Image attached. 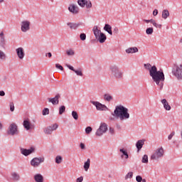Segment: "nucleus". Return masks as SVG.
I'll list each match as a JSON object with an SVG mask.
<instances>
[{"label":"nucleus","mask_w":182,"mask_h":182,"mask_svg":"<svg viewBox=\"0 0 182 182\" xmlns=\"http://www.w3.org/2000/svg\"><path fill=\"white\" fill-rule=\"evenodd\" d=\"M144 68H145L146 70H149V76L152 77V80L156 82V85L159 87L160 90H163L166 77L162 70L158 71L157 67L156 65L151 66L150 63L144 64Z\"/></svg>","instance_id":"1"},{"label":"nucleus","mask_w":182,"mask_h":182,"mask_svg":"<svg viewBox=\"0 0 182 182\" xmlns=\"http://www.w3.org/2000/svg\"><path fill=\"white\" fill-rule=\"evenodd\" d=\"M112 115L115 116V117H119V119L122 121L128 120V119H130L129 109L126 108V107L122 105L115 107L114 113H112Z\"/></svg>","instance_id":"2"},{"label":"nucleus","mask_w":182,"mask_h":182,"mask_svg":"<svg viewBox=\"0 0 182 182\" xmlns=\"http://www.w3.org/2000/svg\"><path fill=\"white\" fill-rule=\"evenodd\" d=\"M110 70L112 76L115 79H122L123 78V72L119 69V67L117 65H111Z\"/></svg>","instance_id":"3"},{"label":"nucleus","mask_w":182,"mask_h":182,"mask_svg":"<svg viewBox=\"0 0 182 182\" xmlns=\"http://www.w3.org/2000/svg\"><path fill=\"white\" fill-rule=\"evenodd\" d=\"M164 156V149L163 147L159 148L153 153L151 156V160H159V159H161Z\"/></svg>","instance_id":"4"},{"label":"nucleus","mask_w":182,"mask_h":182,"mask_svg":"<svg viewBox=\"0 0 182 182\" xmlns=\"http://www.w3.org/2000/svg\"><path fill=\"white\" fill-rule=\"evenodd\" d=\"M90 103L100 112H107V110H109V108L105 105H103L100 102L91 100Z\"/></svg>","instance_id":"5"},{"label":"nucleus","mask_w":182,"mask_h":182,"mask_svg":"<svg viewBox=\"0 0 182 182\" xmlns=\"http://www.w3.org/2000/svg\"><path fill=\"white\" fill-rule=\"evenodd\" d=\"M173 75L177 77L178 80L182 79V65H175L172 70Z\"/></svg>","instance_id":"6"},{"label":"nucleus","mask_w":182,"mask_h":182,"mask_svg":"<svg viewBox=\"0 0 182 182\" xmlns=\"http://www.w3.org/2000/svg\"><path fill=\"white\" fill-rule=\"evenodd\" d=\"M7 134L9 136H15V134H18V125L15 123H11L7 129Z\"/></svg>","instance_id":"7"},{"label":"nucleus","mask_w":182,"mask_h":182,"mask_svg":"<svg viewBox=\"0 0 182 182\" xmlns=\"http://www.w3.org/2000/svg\"><path fill=\"white\" fill-rule=\"evenodd\" d=\"M35 152V148L31 147L30 149L20 148V153L25 157H28V156H31V154H33Z\"/></svg>","instance_id":"8"},{"label":"nucleus","mask_w":182,"mask_h":182,"mask_svg":"<svg viewBox=\"0 0 182 182\" xmlns=\"http://www.w3.org/2000/svg\"><path fill=\"white\" fill-rule=\"evenodd\" d=\"M106 132H107V124H106V123H103L101 124L95 134L99 136H103L104 133H106Z\"/></svg>","instance_id":"9"},{"label":"nucleus","mask_w":182,"mask_h":182,"mask_svg":"<svg viewBox=\"0 0 182 182\" xmlns=\"http://www.w3.org/2000/svg\"><path fill=\"white\" fill-rule=\"evenodd\" d=\"M43 161H45V158H33V159H31V165L33 167H39V166L41 165V163H43Z\"/></svg>","instance_id":"10"},{"label":"nucleus","mask_w":182,"mask_h":182,"mask_svg":"<svg viewBox=\"0 0 182 182\" xmlns=\"http://www.w3.org/2000/svg\"><path fill=\"white\" fill-rule=\"evenodd\" d=\"M58 127L59 125H58V124H53L45 128L44 133L46 134H52L53 132H55V130H56Z\"/></svg>","instance_id":"11"},{"label":"nucleus","mask_w":182,"mask_h":182,"mask_svg":"<svg viewBox=\"0 0 182 182\" xmlns=\"http://www.w3.org/2000/svg\"><path fill=\"white\" fill-rule=\"evenodd\" d=\"M31 29V22L29 21H23L21 22V32H28Z\"/></svg>","instance_id":"12"},{"label":"nucleus","mask_w":182,"mask_h":182,"mask_svg":"<svg viewBox=\"0 0 182 182\" xmlns=\"http://www.w3.org/2000/svg\"><path fill=\"white\" fill-rule=\"evenodd\" d=\"M60 99V94L57 93L55 96L53 98H48L49 103H52V105H59V100Z\"/></svg>","instance_id":"13"},{"label":"nucleus","mask_w":182,"mask_h":182,"mask_svg":"<svg viewBox=\"0 0 182 182\" xmlns=\"http://www.w3.org/2000/svg\"><path fill=\"white\" fill-rule=\"evenodd\" d=\"M68 11L71 14H73V15H77V14H79V7L75 4H70Z\"/></svg>","instance_id":"14"},{"label":"nucleus","mask_w":182,"mask_h":182,"mask_svg":"<svg viewBox=\"0 0 182 182\" xmlns=\"http://www.w3.org/2000/svg\"><path fill=\"white\" fill-rule=\"evenodd\" d=\"M23 125L26 130H31V129H33V127H35V124L31 123V122H29L28 119H25L23 121Z\"/></svg>","instance_id":"15"},{"label":"nucleus","mask_w":182,"mask_h":182,"mask_svg":"<svg viewBox=\"0 0 182 182\" xmlns=\"http://www.w3.org/2000/svg\"><path fill=\"white\" fill-rule=\"evenodd\" d=\"M16 54L18 58H19L20 59H23V58H25V51H23V48H18L16 50Z\"/></svg>","instance_id":"16"},{"label":"nucleus","mask_w":182,"mask_h":182,"mask_svg":"<svg viewBox=\"0 0 182 182\" xmlns=\"http://www.w3.org/2000/svg\"><path fill=\"white\" fill-rule=\"evenodd\" d=\"M144 141H146V139H140L136 141V147L137 149V151H140L141 149H143V146H144Z\"/></svg>","instance_id":"17"},{"label":"nucleus","mask_w":182,"mask_h":182,"mask_svg":"<svg viewBox=\"0 0 182 182\" xmlns=\"http://www.w3.org/2000/svg\"><path fill=\"white\" fill-rule=\"evenodd\" d=\"M67 26H69L70 29L76 31V29L80 26V23L69 22L67 23Z\"/></svg>","instance_id":"18"},{"label":"nucleus","mask_w":182,"mask_h":182,"mask_svg":"<svg viewBox=\"0 0 182 182\" xmlns=\"http://www.w3.org/2000/svg\"><path fill=\"white\" fill-rule=\"evenodd\" d=\"M97 39L100 43H105V42H106V39H107V37L106 36L105 33H100V35L98 36Z\"/></svg>","instance_id":"19"},{"label":"nucleus","mask_w":182,"mask_h":182,"mask_svg":"<svg viewBox=\"0 0 182 182\" xmlns=\"http://www.w3.org/2000/svg\"><path fill=\"white\" fill-rule=\"evenodd\" d=\"M119 151H120V153L122 154L121 155V159H125L126 160H127V159H129V154L127 153V150L122 148V149H119Z\"/></svg>","instance_id":"20"},{"label":"nucleus","mask_w":182,"mask_h":182,"mask_svg":"<svg viewBox=\"0 0 182 182\" xmlns=\"http://www.w3.org/2000/svg\"><path fill=\"white\" fill-rule=\"evenodd\" d=\"M92 31H93V33H94L96 39H97L99 38L100 33H102V31L100 30H99V28L97 27V26H95L93 27Z\"/></svg>","instance_id":"21"},{"label":"nucleus","mask_w":182,"mask_h":182,"mask_svg":"<svg viewBox=\"0 0 182 182\" xmlns=\"http://www.w3.org/2000/svg\"><path fill=\"white\" fill-rule=\"evenodd\" d=\"M126 53H137L139 48L137 47H130L125 50Z\"/></svg>","instance_id":"22"},{"label":"nucleus","mask_w":182,"mask_h":182,"mask_svg":"<svg viewBox=\"0 0 182 182\" xmlns=\"http://www.w3.org/2000/svg\"><path fill=\"white\" fill-rule=\"evenodd\" d=\"M161 103L164 105V107L166 110H171V107L170 106V105H168L167 100L163 99L161 100Z\"/></svg>","instance_id":"23"},{"label":"nucleus","mask_w":182,"mask_h":182,"mask_svg":"<svg viewBox=\"0 0 182 182\" xmlns=\"http://www.w3.org/2000/svg\"><path fill=\"white\" fill-rule=\"evenodd\" d=\"M104 31L107 32L109 35H113V31H112V26L109 24H105L104 26Z\"/></svg>","instance_id":"24"},{"label":"nucleus","mask_w":182,"mask_h":182,"mask_svg":"<svg viewBox=\"0 0 182 182\" xmlns=\"http://www.w3.org/2000/svg\"><path fill=\"white\" fill-rule=\"evenodd\" d=\"M34 180L36 182H43V176L41 173H37L34 176Z\"/></svg>","instance_id":"25"},{"label":"nucleus","mask_w":182,"mask_h":182,"mask_svg":"<svg viewBox=\"0 0 182 182\" xmlns=\"http://www.w3.org/2000/svg\"><path fill=\"white\" fill-rule=\"evenodd\" d=\"M11 177H12V180H14V181H19V180H21V176L16 172H13L11 173Z\"/></svg>","instance_id":"26"},{"label":"nucleus","mask_w":182,"mask_h":182,"mask_svg":"<svg viewBox=\"0 0 182 182\" xmlns=\"http://www.w3.org/2000/svg\"><path fill=\"white\" fill-rule=\"evenodd\" d=\"M104 100L105 102H112V100H113V96H112L110 94H105Z\"/></svg>","instance_id":"27"},{"label":"nucleus","mask_w":182,"mask_h":182,"mask_svg":"<svg viewBox=\"0 0 182 182\" xmlns=\"http://www.w3.org/2000/svg\"><path fill=\"white\" fill-rule=\"evenodd\" d=\"M90 168V159H87V161L84 163V170L87 171Z\"/></svg>","instance_id":"28"},{"label":"nucleus","mask_w":182,"mask_h":182,"mask_svg":"<svg viewBox=\"0 0 182 182\" xmlns=\"http://www.w3.org/2000/svg\"><path fill=\"white\" fill-rule=\"evenodd\" d=\"M168 16H170V12L168 11V10L165 9L162 11V18L164 19H167V18H168Z\"/></svg>","instance_id":"29"},{"label":"nucleus","mask_w":182,"mask_h":182,"mask_svg":"<svg viewBox=\"0 0 182 182\" xmlns=\"http://www.w3.org/2000/svg\"><path fill=\"white\" fill-rule=\"evenodd\" d=\"M77 4L81 8H85L86 6V0H78Z\"/></svg>","instance_id":"30"},{"label":"nucleus","mask_w":182,"mask_h":182,"mask_svg":"<svg viewBox=\"0 0 182 182\" xmlns=\"http://www.w3.org/2000/svg\"><path fill=\"white\" fill-rule=\"evenodd\" d=\"M141 163H144L145 164L149 163V156H147V154L143 156Z\"/></svg>","instance_id":"31"},{"label":"nucleus","mask_w":182,"mask_h":182,"mask_svg":"<svg viewBox=\"0 0 182 182\" xmlns=\"http://www.w3.org/2000/svg\"><path fill=\"white\" fill-rule=\"evenodd\" d=\"M153 32H154V30L152 27H149L146 29V35H153Z\"/></svg>","instance_id":"32"},{"label":"nucleus","mask_w":182,"mask_h":182,"mask_svg":"<svg viewBox=\"0 0 182 182\" xmlns=\"http://www.w3.org/2000/svg\"><path fill=\"white\" fill-rule=\"evenodd\" d=\"M63 161V158H62V156H57L55 157V163H56V164H60V163H62Z\"/></svg>","instance_id":"33"},{"label":"nucleus","mask_w":182,"mask_h":182,"mask_svg":"<svg viewBox=\"0 0 182 182\" xmlns=\"http://www.w3.org/2000/svg\"><path fill=\"white\" fill-rule=\"evenodd\" d=\"M66 112V107L65 105L60 106L59 107V114H63Z\"/></svg>","instance_id":"34"},{"label":"nucleus","mask_w":182,"mask_h":182,"mask_svg":"<svg viewBox=\"0 0 182 182\" xmlns=\"http://www.w3.org/2000/svg\"><path fill=\"white\" fill-rule=\"evenodd\" d=\"M6 45V41H5V38H0V46L1 48H5Z\"/></svg>","instance_id":"35"},{"label":"nucleus","mask_w":182,"mask_h":182,"mask_svg":"<svg viewBox=\"0 0 182 182\" xmlns=\"http://www.w3.org/2000/svg\"><path fill=\"white\" fill-rule=\"evenodd\" d=\"M71 114H72V117H73L74 120H77V119H79V114H77V112L73 111Z\"/></svg>","instance_id":"36"},{"label":"nucleus","mask_w":182,"mask_h":182,"mask_svg":"<svg viewBox=\"0 0 182 182\" xmlns=\"http://www.w3.org/2000/svg\"><path fill=\"white\" fill-rule=\"evenodd\" d=\"M0 59L2 60H5V59H6V55L2 50H0Z\"/></svg>","instance_id":"37"},{"label":"nucleus","mask_w":182,"mask_h":182,"mask_svg":"<svg viewBox=\"0 0 182 182\" xmlns=\"http://www.w3.org/2000/svg\"><path fill=\"white\" fill-rule=\"evenodd\" d=\"M125 180H129V178H133V172H129L124 177Z\"/></svg>","instance_id":"38"},{"label":"nucleus","mask_w":182,"mask_h":182,"mask_svg":"<svg viewBox=\"0 0 182 182\" xmlns=\"http://www.w3.org/2000/svg\"><path fill=\"white\" fill-rule=\"evenodd\" d=\"M75 73H76L77 76H83V73H82V70H74Z\"/></svg>","instance_id":"39"},{"label":"nucleus","mask_w":182,"mask_h":182,"mask_svg":"<svg viewBox=\"0 0 182 182\" xmlns=\"http://www.w3.org/2000/svg\"><path fill=\"white\" fill-rule=\"evenodd\" d=\"M43 116H46L47 114H49V109L48 108H44L42 112Z\"/></svg>","instance_id":"40"},{"label":"nucleus","mask_w":182,"mask_h":182,"mask_svg":"<svg viewBox=\"0 0 182 182\" xmlns=\"http://www.w3.org/2000/svg\"><path fill=\"white\" fill-rule=\"evenodd\" d=\"M85 6L87 9L92 8V1H85Z\"/></svg>","instance_id":"41"},{"label":"nucleus","mask_w":182,"mask_h":182,"mask_svg":"<svg viewBox=\"0 0 182 182\" xmlns=\"http://www.w3.org/2000/svg\"><path fill=\"white\" fill-rule=\"evenodd\" d=\"M92 130H93V129H92L91 127H87L85 128V133H86V134H90V133H92Z\"/></svg>","instance_id":"42"},{"label":"nucleus","mask_w":182,"mask_h":182,"mask_svg":"<svg viewBox=\"0 0 182 182\" xmlns=\"http://www.w3.org/2000/svg\"><path fill=\"white\" fill-rule=\"evenodd\" d=\"M80 41H86V33H82L80 34Z\"/></svg>","instance_id":"43"},{"label":"nucleus","mask_w":182,"mask_h":182,"mask_svg":"<svg viewBox=\"0 0 182 182\" xmlns=\"http://www.w3.org/2000/svg\"><path fill=\"white\" fill-rule=\"evenodd\" d=\"M66 53L68 56H73V55H75V51H73V50H68L66 51Z\"/></svg>","instance_id":"44"},{"label":"nucleus","mask_w":182,"mask_h":182,"mask_svg":"<svg viewBox=\"0 0 182 182\" xmlns=\"http://www.w3.org/2000/svg\"><path fill=\"white\" fill-rule=\"evenodd\" d=\"M143 181V178L141 177V176H136V181L137 182H141Z\"/></svg>","instance_id":"45"},{"label":"nucleus","mask_w":182,"mask_h":182,"mask_svg":"<svg viewBox=\"0 0 182 182\" xmlns=\"http://www.w3.org/2000/svg\"><path fill=\"white\" fill-rule=\"evenodd\" d=\"M55 68L56 69H59L60 70H63V67L59 63L55 64Z\"/></svg>","instance_id":"46"},{"label":"nucleus","mask_w":182,"mask_h":182,"mask_svg":"<svg viewBox=\"0 0 182 182\" xmlns=\"http://www.w3.org/2000/svg\"><path fill=\"white\" fill-rule=\"evenodd\" d=\"M10 110L11 112L15 111V105H14V102L10 103Z\"/></svg>","instance_id":"47"},{"label":"nucleus","mask_w":182,"mask_h":182,"mask_svg":"<svg viewBox=\"0 0 182 182\" xmlns=\"http://www.w3.org/2000/svg\"><path fill=\"white\" fill-rule=\"evenodd\" d=\"M80 147L81 150H86V146L85 145V144H83L82 142L80 144Z\"/></svg>","instance_id":"48"},{"label":"nucleus","mask_w":182,"mask_h":182,"mask_svg":"<svg viewBox=\"0 0 182 182\" xmlns=\"http://www.w3.org/2000/svg\"><path fill=\"white\" fill-rule=\"evenodd\" d=\"M174 134H176V132H172L171 133V134L168 135V139L169 140H171V139H173V136H174Z\"/></svg>","instance_id":"49"},{"label":"nucleus","mask_w":182,"mask_h":182,"mask_svg":"<svg viewBox=\"0 0 182 182\" xmlns=\"http://www.w3.org/2000/svg\"><path fill=\"white\" fill-rule=\"evenodd\" d=\"M67 68H68V69H70V70H73V72H75V68H73V66L70 65H66Z\"/></svg>","instance_id":"50"},{"label":"nucleus","mask_w":182,"mask_h":182,"mask_svg":"<svg viewBox=\"0 0 182 182\" xmlns=\"http://www.w3.org/2000/svg\"><path fill=\"white\" fill-rule=\"evenodd\" d=\"M154 26L155 28H159V29H161V24H158L157 23H154Z\"/></svg>","instance_id":"51"},{"label":"nucleus","mask_w":182,"mask_h":182,"mask_svg":"<svg viewBox=\"0 0 182 182\" xmlns=\"http://www.w3.org/2000/svg\"><path fill=\"white\" fill-rule=\"evenodd\" d=\"M113 33L115 34V35H117V33H119V28L117 27H115L114 29H113Z\"/></svg>","instance_id":"52"},{"label":"nucleus","mask_w":182,"mask_h":182,"mask_svg":"<svg viewBox=\"0 0 182 182\" xmlns=\"http://www.w3.org/2000/svg\"><path fill=\"white\" fill-rule=\"evenodd\" d=\"M83 181V176H80L76 179V182H82Z\"/></svg>","instance_id":"53"},{"label":"nucleus","mask_w":182,"mask_h":182,"mask_svg":"<svg viewBox=\"0 0 182 182\" xmlns=\"http://www.w3.org/2000/svg\"><path fill=\"white\" fill-rule=\"evenodd\" d=\"M158 14H159V11L157 9L154 10L153 11L154 16H157Z\"/></svg>","instance_id":"54"},{"label":"nucleus","mask_w":182,"mask_h":182,"mask_svg":"<svg viewBox=\"0 0 182 182\" xmlns=\"http://www.w3.org/2000/svg\"><path fill=\"white\" fill-rule=\"evenodd\" d=\"M109 133H111V134H114V129L110 127L109 128Z\"/></svg>","instance_id":"55"},{"label":"nucleus","mask_w":182,"mask_h":182,"mask_svg":"<svg viewBox=\"0 0 182 182\" xmlns=\"http://www.w3.org/2000/svg\"><path fill=\"white\" fill-rule=\"evenodd\" d=\"M0 96H1V97L5 96V91L1 90V91H0Z\"/></svg>","instance_id":"56"},{"label":"nucleus","mask_w":182,"mask_h":182,"mask_svg":"<svg viewBox=\"0 0 182 182\" xmlns=\"http://www.w3.org/2000/svg\"><path fill=\"white\" fill-rule=\"evenodd\" d=\"M149 22L152 23V25H154V23H156V21H154V19H150Z\"/></svg>","instance_id":"57"},{"label":"nucleus","mask_w":182,"mask_h":182,"mask_svg":"<svg viewBox=\"0 0 182 182\" xmlns=\"http://www.w3.org/2000/svg\"><path fill=\"white\" fill-rule=\"evenodd\" d=\"M1 38H5V36H4V32H1V33H0V39H1Z\"/></svg>","instance_id":"58"},{"label":"nucleus","mask_w":182,"mask_h":182,"mask_svg":"<svg viewBox=\"0 0 182 182\" xmlns=\"http://www.w3.org/2000/svg\"><path fill=\"white\" fill-rule=\"evenodd\" d=\"M46 56H48V58H52V53H48Z\"/></svg>","instance_id":"59"},{"label":"nucleus","mask_w":182,"mask_h":182,"mask_svg":"<svg viewBox=\"0 0 182 182\" xmlns=\"http://www.w3.org/2000/svg\"><path fill=\"white\" fill-rule=\"evenodd\" d=\"M144 22H146V23H150V20L144 19Z\"/></svg>","instance_id":"60"},{"label":"nucleus","mask_w":182,"mask_h":182,"mask_svg":"<svg viewBox=\"0 0 182 182\" xmlns=\"http://www.w3.org/2000/svg\"><path fill=\"white\" fill-rule=\"evenodd\" d=\"M2 127H4V126L2 125V123L0 122V130H2Z\"/></svg>","instance_id":"61"},{"label":"nucleus","mask_w":182,"mask_h":182,"mask_svg":"<svg viewBox=\"0 0 182 182\" xmlns=\"http://www.w3.org/2000/svg\"><path fill=\"white\" fill-rule=\"evenodd\" d=\"M142 182H146V179H142Z\"/></svg>","instance_id":"62"},{"label":"nucleus","mask_w":182,"mask_h":182,"mask_svg":"<svg viewBox=\"0 0 182 182\" xmlns=\"http://www.w3.org/2000/svg\"><path fill=\"white\" fill-rule=\"evenodd\" d=\"M109 119H110V120H114V118L111 117V118H109Z\"/></svg>","instance_id":"63"},{"label":"nucleus","mask_w":182,"mask_h":182,"mask_svg":"<svg viewBox=\"0 0 182 182\" xmlns=\"http://www.w3.org/2000/svg\"><path fill=\"white\" fill-rule=\"evenodd\" d=\"M179 42L180 43H182V38L180 39Z\"/></svg>","instance_id":"64"}]
</instances>
